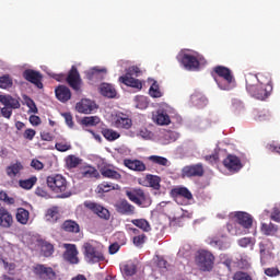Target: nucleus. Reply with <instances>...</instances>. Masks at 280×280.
<instances>
[{
	"mask_svg": "<svg viewBox=\"0 0 280 280\" xmlns=\"http://www.w3.org/2000/svg\"><path fill=\"white\" fill-rule=\"evenodd\" d=\"M36 183H38V177L32 176L28 179H20L19 187H21V189L30 190L34 185H36Z\"/></svg>",
	"mask_w": 280,
	"mask_h": 280,
	"instance_id": "obj_39",
	"label": "nucleus"
},
{
	"mask_svg": "<svg viewBox=\"0 0 280 280\" xmlns=\"http://www.w3.org/2000/svg\"><path fill=\"white\" fill-rule=\"evenodd\" d=\"M221 259V264H223V266H225L229 270V272H231V266H233V258H231V256L223 254L220 257Z\"/></svg>",
	"mask_w": 280,
	"mask_h": 280,
	"instance_id": "obj_52",
	"label": "nucleus"
},
{
	"mask_svg": "<svg viewBox=\"0 0 280 280\" xmlns=\"http://www.w3.org/2000/svg\"><path fill=\"white\" fill-rule=\"evenodd\" d=\"M182 65L187 71H198L200 69V57L184 54L180 59Z\"/></svg>",
	"mask_w": 280,
	"mask_h": 280,
	"instance_id": "obj_15",
	"label": "nucleus"
},
{
	"mask_svg": "<svg viewBox=\"0 0 280 280\" xmlns=\"http://www.w3.org/2000/svg\"><path fill=\"white\" fill-rule=\"evenodd\" d=\"M61 229L66 233H80V224L73 220H66L61 224Z\"/></svg>",
	"mask_w": 280,
	"mask_h": 280,
	"instance_id": "obj_34",
	"label": "nucleus"
},
{
	"mask_svg": "<svg viewBox=\"0 0 280 280\" xmlns=\"http://www.w3.org/2000/svg\"><path fill=\"white\" fill-rule=\"evenodd\" d=\"M156 266L158 268H160L161 270H167V260H165L163 257H158L156 259Z\"/></svg>",
	"mask_w": 280,
	"mask_h": 280,
	"instance_id": "obj_59",
	"label": "nucleus"
},
{
	"mask_svg": "<svg viewBox=\"0 0 280 280\" xmlns=\"http://www.w3.org/2000/svg\"><path fill=\"white\" fill-rule=\"evenodd\" d=\"M100 116H85L80 120V125L85 128H93L100 124Z\"/></svg>",
	"mask_w": 280,
	"mask_h": 280,
	"instance_id": "obj_36",
	"label": "nucleus"
},
{
	"mask_svg": "<svg viewBox=\"0 0 280 280\" xmlns=\"http://www.w3.org/2000/svg\"><path fill=\"white\" fill-rule=\"evenodd\" d=\"M132 75L139 78V75H141V69L137 66H131L125 75L119 77L118 81L121 84H125V86H130L131 89H138L141 91V89H143V83H141L139 79H135Z\"/></svg>",
	"mask_w": 280,
	"mask_h": 280,
	"instance_id": "obj_5",
	"label": "nucleus"
},
{
	"mask_svg": "<svg viewBox=\"0 0 280 280\" xmlns=\"http://www.w3.org/2000/svg\"><path fill=\"white\" fill-rule=\"evenodd\" d=\"M250 244H253V238L250 237H243L238 240V246H241L242 248H246L250 246Z\"/></svg>",
	"mask_w": 280,
	"mask_h": 280,
	"instance_id": "obj_58",
	"label": "nucleus"
},
{
	"mask_svg": "<svg viewBox=\"0 0 280 280\" xmlns=\"http://www.w3.org/2000/svg\"><path fill=\"white\" fill-rule=\"evenodd\" d=\"M83 248H84V256L92 264L104 261V254H102V252L97 250V248L92 246L91 243H85L83 245Z\"/></svg>",
	"mask_w": 280,
	"mask_h": 280,
	"instance_id": "obj_13",
	"label": "nucleus"
},
{
	"mask_svg": "<svg viewBox=\"0 0 280 280\" xmlns=\"http://www.w3.org/2000/svg\"><path fill=\"white\" fill-rule=\"evenodd\" d=\"M42 255L44 257H51L54 255V246L48 242L43 243L42 244Z\"/></svg>",
	"mask_w": 280,
	"mask_h": 280,
	"instance_id": "obj_48",
	"label": "nucleus"
},
{
	"mask_svg": "<svg viewBox=\"0 0 280 280\" xmlns=\"http://www.w3.org/2000/svg\"><path fill=\"white\" fill-rule=\"evenodd\" d=\"M30 124H32V126H40V117L36 115L30 116Z\"/></svg>",
	"mask_w": 280,
	"mask_h": 280,
	"instance_id": "obj_63",
	"label": "nucleus"
},
{
	"mask_svg": "<svg viewBox=\"0 0 280 280\" xmlns=\"http://www.w3.org/2000/svg\"><path fill=\"white\" fill-rule=\"evenodd\" d=\"M112 126L117 130H130L132 128V118L124 112H118L112 116Z\"/></svg>",
	"mask_w": 280,
	"mask_h": 280,
	"instance_id": "obj_8",
	"label": "nucleus"
},
{
	"mask_svg": "<svg viewBox=\"0 0 280 280\" xmlns=\"http://www.w3.org/2000/svg\"><path fill=\"white\" fill-rule=\"evenodd\" d=\"M131 223L138 229H141V231H144V233H149V231H152L150 222H148V220L145 219H133L131 220Z\"/></svg>",
	"mask_w": 280,
	"mask_h": 280,
	"instance_id": "obj_40",
	"label": "nucleus"
},
{
	"mask_svg": "<svg viewBox=\"0 0 280 280\" xmlns=\"http://www.w3.org/2000/svg\"><path fill=\"white\" fill-rule=\"evenodd\" d=\"M78 178H98L100 172L94 166L83 164L79 167Z\"/></svg>",
	"mask_w": 280,
	"mask_h": 280,
	"instance_id": "obj_20",
	"label": "nucleus"
},
{
	"mask_svg": "<svg viewBox=\"0 0 280 280\" xmlns=\"http://www.w3.org/2000/svg\"><path fill=\"white\" fill-rule=\"evenodd\" d=\"M82 163H84V160H82L80 156H77L75 154H70L65 158V165L69 171L82 167Z\"/></svg>",
	"mask_w": 280,
	"mask_h": 280,
	"instance_id": "obj_24",
	"label": "nucleus"
},
{
	"mask_svg": "<svg viewBox=\"0 0 280 280\" xmlns=\"http://www.w3.org/2000/svg\"><path fill=\"white\" fill-rule=\"evenodd\" d=\"M205 176L202 163L186 165L182 168V178H200Z\"/></svg>",
	"mask_w": 280,
	"mask_h": 280,
	"instance_id": "obj_11",
	"label": "nucleus"
},
{
	"mask_svg": "<svg viewBox=\"0 0 280 280\" xmlns=\"http://www.w3.org/2000/svg\"><path fill=\"white\" fill-rule=\"evenodd\" d=\"M101 174L104 178H110L112 180H121V174L113 168L103 167Z\"/></svg>",
	"mask_w": 280,
	"mask_h": 280,
	"instance_id": "obj_35",
	"label": "nucleus"
},
{
	"mask_svg": "<svg viewBox=\"0 0 280 280\" xmlns=\"http://www.w3.org/2000/svg\"><path fill=\"white\" fill-rule=\"evenodd\" d=\"M24 139H27L28 141H33L34 137H36V130L34 129H26L23 133Z\"/></svg>",
	"mask_w": 280,
	"mask_h": 280,
	"instance_id": "obj_57",
	"label": "nucleus"
},
{
	"mask_svg": "<svg viewBox=\"0 0 280 280\" xmlns=\"http://www.w3.org/2000/svg\"><path fill=\"white\" fill-rule=\"evenodd\" d=\"M144 180L148 183L149 187L159 191L161 189V177L159 175L147 174Z\"/></svg>",
	"mask_w": 280,
	"mask_h": 280,
	"instance_id": "obj_33",
	"label": "nucleus"
},
{
	"mask_svg": "<svg viewBox=\"0 0 280 280\" xmlns=\"http://www.w3.org/2000/svg\"><path fill=\"white\" fill-rule=\"evenodd\" d=\"M145 240H148V236H145V234H138L132 237V243L137 246V248H141V246L145 244Z\"/></svg>",
	"mask_w": 280,
	"mask_h": 280,
	"instance_id": "obj_51",
	"label": "nucleus"
},
{
	"mask_svg": "<svg viewBox=\"0 0 280 280\" xmlns=\"http://www.w3.org/2000/svg\"><path fill=\"white\" fill-rule=\"evenodd\" d=\"M58 209L57 208H50L46 212V220L47 222H50L51 224H56L58 222Z\"/></svg>",
	"mask_w": 280,
	"mask_h": 280,
	"instance_id": "obj_46",
	"label": "nucleus"
},
{
	"mask_svg": "<svg viewBox=\"0 0 280 280\" xmlns=\"http://www.w3.org/2000/svg\"><path fill=\"white\" fill-rule=\"evenodd\" d=\"M1 115L4 117V119H10L12 117V109L4 106L1 108Z\"/></svg>",
	"mask_w": 280,
	"mask_h": 280,
	"instance_id": "obj_61",
	"label": "nucleus"
},
{
	"mask_svg": "<svg viewBox=\"0 0 280 280\" xmlns=\"http://www.w3.org/2000/svg\"><path fill=\"white\" fill-rule=\"evenodd\" d=\"M15 218L20 224H27L30 222V211L25 208H18Z\"/></svg>",
	"mask_w": 280,
	"mask_h": 280,
	"instance_id": "obj_38",
	"label": "nucleus"
},
{
	"mask_svg": "<svg viewBox=\"0 0 280 280\" xmlns=\"http://www.w3.org/2000/svg\"><path fill=\"white\" fill-rule=\"evenodd\" d=\"M148 160L155 165H161L162 167H170V160H167V158H163L161 155H151L148 158Z\"/></svg>",
	"mask_w": 280,
	"mask_h": 280,
	"instance_id": "obj_41",
	"label": "nucleus"
},
{
	"mask_svg": "<svg viewBox=\"0 0 280 280\" xmlns=\"http://www.w3.org/2000/svg\"><path fill=\"white\" fill-rule=\"evenodd\" d=\"M83 207L89 209V211H92V213H95L101 220H110V211L95 201L86 200L83 202Z\"/></svg>",
	"mask_w": 280,
	"mask_h": 280,
	"instance_id": "obj_10",
	"label": "nucleus"
},
{
	"mask_svg": "<svg viewBox=\"0 0 280 280\" xmlns=\"http://www.w3.org/2000/svg\"><path fill=\"white\" fill-rule=\"evenodd\" d=\"M215 261V256L209 250H199L196 256V264L203 272H211L213 270V264Z\"/></svg>",
	"mask_w": 280,
	"mask_h": 280,
	"instance_id": "obj_6",
	"label": "nucleus"
},
{
	"mask_svg": "<svg viewBox=\"0 0 280 280\" xmlns=\"http://www.w3.org/2000/svg\"><path fill=\"white\" fill-rule=\"evenodd\" d=\"M97 108V104L95 102L82 98L79 103L75 105V109L78 113H81L82 115H91Z\"/></svg>",
	"mask_w": 280,
	"mask_h": 280,
	"instance_id": "obj_19",
	"label": "nucleus"
},
{
	"mask_svg": "<svg viewBox=\"0 0 280 280\" xmlns=\"http://www.w3.org/2000/svg\"><path fill=\"white\" fill-rule=\"evenodd\" d=\"M55 95L63 104L71 100V90L67 85H59L55 89Z\"/></svg>",
	"mask_w": 280,
	"mask_h": 280,
	"instance_id": "obj_26",
	"label": "nucleus"
},
{
	"mask_svg": "<svg viewBox=\"0 0 280 280\" xmlns=\"http://www.w3.org/2000/svg\"><path fill=\"white\" fill-rule=\"evenodd\" d=\"M233 280H253V277L248 272L236 271L233 276Z\"/></svg>",
	"mask_w": 280,
	"mask_h": 280,
	"instance_id": "obj_54",
	"label": "nucleus"
},
{
	"mask_svg": "<svg viewBox=\"0 0 280 280\" xmlns=\"http://www.w3.org/2000/svg\"><path fill=\"white\" fill-rule=\"evenodd\" d=\"M31 167H33V170L40 171L44 170L45 164H43V162H40L39 160L34 159L31 162Z\"/></svg>",
	"mask_w": 280,
	"mask_h": 280,
	"instance_id": "obj_60",
	"label": "nucleus"
},
{
	"mask_svg": "<svg viewBox=\"0 0 280 280\" xmlns=\"http://www.w3.org/2000/svg\"><path fill=\"white\" fill-rule=\"evenodd\" d=\"M271 220H273V222H280V211H279V209L273 210V212L271 213Z\"/></svg>",
	"mask_w": 280,
	"mask_h": 280,
	"instance_id": "obj_64",
	"label": "nucleus"
},
{
	"mask_svg": "<svg viewBox=\"0 0 280 280\" xmlns=\"http://www.w3.org/2000/svg\"><path fill=\"white\" fill-rule=\"evenodd\" d=\"M223 166L231 172L232 174H237L244 165L242 164V160L237 155L229 154L223 160Z\"/></svg>",
	"mask_w": 280,
	"mask_h": 280,
	"instance_id": "obj_12",
	"label": "nucleus"
},
{
	"mask_svg": "<svg viewBox=\"0 0 280 280\" xmlns=\"http://www.w3.org/2000/svg\"><path fill=\"white\" fill-rule=\"evenodd\" d=\"M265 275L267 277H280V270L277 267H270L265 269Z\"/></svg>",
	"mask_w": 280,
	"mask_h": 280,
	"instance_id": "obj_55",
	"label": "nucleus"
},
{
	"mask_svg": "<svg viewBox=\"0 0 280 280\" xmlns=\"http://www.w3.org/2000/svg\"><path fill=\"white\" fill-rule=\"evenodd\" d=\"M126 196L140 209H148V207L152 206V197L141 188H131V190L126 191Z\"/></svg>",
	"mask_w": 280,
	"mask_h": 280,
	"instance_id": "obj_4",
	"label": "nucleus"
},
{
	"mask_svg": "<svg viewBox=\"0 0 280 280\" xmlns=\"http://www.w3.org/2000/svg\"><path fill=\"white\" fill-rule=\"evenodd\" d=\"M117 189H120L119 184L113 185L104 182L97 186L96 191L98 194H108V191H115Z\"/></svg>",
	"mask_w": 280,
	"mask_h": 280,
	"instance_id": "obj_37",
	"label": "nucleus"
},
{
	"mask_svg": "<svg viewBox=\"0 0 280 280\" xmlns=\"http://www.w3.org/2000/svg\"><path fill=\"white\" fill-rule=\"evenodd\" d=\"M246 91L255 100H268L270 93H272V78L270 74H247L245 77Z\"/></svg>",
	"mask_w": 280,
	"mask_h": 280,
	"instance_id": "obj_1",
	"label": "nucleus"
},
{
	"mask_svg": "<svg viewBox=\"0 0 280 280\" xmlns=\"http://www.w3.org/2000/svg\"><path fill=\"white\" fill-rule=\"evenodd\" d=\"M72 145H71V142H67V141H61V142H57L55 144V149L58 151V152H69V150H72Z\"/></svg>",
	"mask_w": 280,
	"mask_h": 280,
	"instance_id": "obj_50",
	"label": "nucleus"
},
{
	"mask_svg": "<svg viewBox=\"0 0 280 280\" xmlns=\"http://www.w3.org/2000/svg\"><path fill=\"white\" fill-rule=\"evenodd\" d=\"M102 135L107 141H117V139H119V137H121V135L119 132L115 131L114 129H108V128H104L102 130Z\"/></svg>",
	"mask_w": 280,
	"mask_h": 280,
	"instance_id": "obj_42",
	"label": "nucleus"
},
{
	"mask_svg": "<svg viewBox=\"0 0 280 280\" xmlns=\"http://www.w3.org/2000/svg\"><path fill=\"white\" fill-rule=\"evenodd\" d=\"M0 104L5 106L7 108H11V110H16V108H21V102L19 98L12 97V95H0Z\"/></svg>",
	"mask_w": 280,
	"mask_h": 280,
	"instance_id": "obj_23",
	"label": "nucleus"
},
{
	"mask_svg": "<svg viewBox=\"0 0 280 280\" xmlns=\"http://www.w3.org/2000/svg\"><path fill=\"white\" fill-rule=\"evenodd\" d=\"M137 105L136 108H139L140 110H144V108H148V98L144 96H138L136 98Z\"/></svg>",
	"mask_w": 280,
	"mask_h": 280,
	"instance_id": "obj_53",
	"label": "nucleus"
},
{
	"mask_svg": "<svg viewBox=\"0 0 280 280\" xmlns=\"http://www.w3.org/2000/svg\"><path fill=\"white\" fill-rule=\"evenodd\" d=\"M23 170V163L16 161L15 163H11L9 166H7V176H9V178H16V176H19Z\"/></svg>",
	"mask_w": 280,
	"mask_h": 280,
	"instance_id": "obj_30",
	"label": "nucleus"
},
{
	"mask_svg": "<svg viewBox=\"0 0 280 280\" xmlns=\"http://www.w3.org/2000/svg\"><path fill=\"white\" fill-rule=\"evenodd\" d=\"M261 231L264 232L265 235H275V233L279 231V228L273 223H262Z\"/></svg>",
	"mask_w": 280,
	"mask_h": 280,
	"instance_id": "obj_45",
	"label": "nucleus"
},
{
	"mask_svg": "<svg viewBox=\"0 0 280 280\" xmlns=\"http://www.w3.org/2000/svg\"><path fill=\"white\" fill-rule=\"evenodd\" d=\"M124 165L133 172H145L148 167L141 160H125Z\"/></svg>",
	"mask_w": 280,
	"mask_h": 280,
	"instance_id": "obj_29",
	"label": "nucleus"
},
{
	"mask_svg": "<svg viewBox=\"0 0 280 280\" xmlns=\"http://www.w3.org/2000/svg\"><path fill=\"white\" fill-rule=\"evenodd\" d=\"M191 103L197 106V108H205L207 106V98L205 96L198 95V94H192L191 97Z\"/></svg>",
	"mask_w": 280,
	"mask_h": 280,
	"instance_id": "obj_44",
	"label": "nucleus"
},
{
	"mask_svg": "<svg viewBox=\"0 0 280 280\" xmlns=\"http://www.w3.org/2000/svg\"><path fill=\"white\" fill-rule=\"evenodd\" d=\"M14 224V218L5 208H0V226L2 229H10Z\"/></svg>",
	"mask_w": 280,
	"mask_h": 280,
	"instance_id": "obj_25",
	"label": "nucleus"
},
{
	"mask_svg": "<svg viewBox=\"0 0 280 280\" xmlns=\"http://www.w3.org/2000/svg\"><path fill=\"white\" fill-rule=\"evenodd\" d=\"M212 78L215 80L219 89L221 91H230L231 84L235 82V78L233 77V72L231 69L224 66H217L213 68L211 72Z\"/></svg>",
	"mask_w": 280,
	"mask_h": 280,
	"instance_id": "obj_3",
	"label": "nucleus"
},
{
	"mask_svg": "<svg viewBox=\"0 0 280 280\" xmlns=\"http://www.w3.org/2000/svg\"><path fill=\"white\" fill-rule=\"evenodd\" d=\"M32 272L36 279L39 280H56L58 279V273L52 267L44 264H36L32 267Z\"/></svg>",
	"mask_w": 280,
	"mask_h": 280,
	"instance_id": "obj_7",
	"label": "nucleus"
},
{
	"mask_svg": "<svg viewBox=\"0 0 280 280\" xmlns=\"http://www.w3.org/2000/svg\"><path fill=\"white\" fill-rule=\"evenodd\" d=\"M153 119L158 124V126H170V124H172L170 115L163 109H159Z\"/></svg>",
	"mask_w": 280,
	"mask_h": 280,
	"instance_id": "obj_31",
	"label": "nucleus"
},
{
	"mask_svg": "<svg viewBox=\"0 0 280 280\" xmlns=\"http://www.w3.org/2000/svg\"><path fill=\"white\" fill-rule=\"evenodd\" d=\"M208 244L212 246V248H218L219 250H225L228 240L226 234L218 233L217 235L208 238Z\"/></svg>",
	"mask_w": 280,
	"mask_h": 280,
	"instance_id": "obj_21",
	"label": "nucleus"
},
{
	"mask_svg": "<svg viewBox=\"0 0 280 280\" xmlns=\"http://www.w3.org/2000/svg\"><path fill=\"white\" fill-rule=\"evenodd\" d=\"M234 218H236L237 224L243 226V229H250L253 226V217L248 212H235Z\"/></svg>",
	"mask_w": 280,
	"mask_h": 280,
	"instance_id": "obj_22",
	"label": "nucleus"
},
{
	"mask_svg": "<svg viewBox=\"0 0 280 280\" xmlns=\"http://www.w3.org/2000/svg\"><path fill=\"white\" fill-rule=\"evenodd\" d=\"M23 78L31 84H34L37 89H43V74L33 69H26L23 71Z\"/></svg>",
	"mask_w": 280,
	"mask_h": 280,
	"instance_id": "obj_14",
	"label": "nucleus"
},
{
	"mask_svg": "<svg viewBox=\"0 0 280 280\" xmlns=\"http://www.w3.org/2000/svg\"><path fill=\"white\" fill-rule=\"evenodd\" d=\"M66 252L63 253V259L68 264H80V259L78 258V247L74 244H65Z\"/></svg>",
	"mask_w": 280,
	"mask_h": 280,
	"instance_id": "obj_16",
	"label": "nucleus"
},
{
	"mask_svg": "<svg viewBox=\"0 0 280 280\" xmlns=\"http://www.w3.org/2000/svg\"><path fill=\"white\" fill-rule=\"evenodd\" d=\"M149 95L151 97H163V92H161V89L159 88V83L156 81H154L150 86Z\"/></svg>",
	"mask_w": 280,
	"mask_h": 280,
	"instance_id": "obj_47",
	"label": "nucleus"
},
{
	"mask_svg": "<svg viewBox=\"0 0 280 280\" xmlns=\"http://www.w3.org/2000/svg\"><path fill=\"white\" fill-rule=\"evenodd\" d=\"M122 275L126 277H133V275H137V264H135V261H130L124 265Z\"/></svg>",
	"mask_w": 280,
	"mask_h": 280,
	"instance_id": "obj_43",
	"label": "nucleus"
},
{
	"mask_svg": "<svg viewBox=\"0 0 280 280\" xmlns=\"http://www.w3.org/2000/svg\"><path fill=\"white\" fill-rule=\"evenodd\" d=\"M47 187L54 194H59L58 198H70L71 190L69 189V182L60 174H52L46 178Z\"/></svg>",
	"mask_w": 280,
	"mask_h": 280,
	"instance_id": "obj_2",
	"label": "nucleus"
},
{
	"mask_svg": "<svg viewBox=\"0 0 280 280\" xmlns=\"http://www.w3.org/2000/svg\"><path fill=\"white\" fill-rule=\"evenodd\" d=\"M40 137H42V141H54V135H51L50 132L43 131L40 133Z\"/></svg>",
	"mask_w": 280,
	"mask_h": 280,
	"instance_id": "obj_62",
	"label": "nucleus"
},
{
	"mask_svg": "<svg viewBox=\"0 0 280 280\" xmlns=\"http://www.w3.org/2000/svg\"><path fill=\"white\" fill-rule=\"evenodd\" d=\"M108 70L106 68L94 67L85 72L86 80L90 82H102Z\"/></svg>",
	"mask_w": 280,
	"mask_h": 280,
	"instance_id": "obj_17",
	"label": "nucleus"
},
{
	"mask_svg": "<svg viewBox=\"0 0 280 280\" xmlns=\"http://www.w3.org/2000/svg\"><path fill=\"white\" fill-rule=\"evenodd\" d=\"M98 90L103 97H108L109 100H115V97H117V90L110 83H102Z\"/></svg>",
	"mask_w": 280,
	"mask_h": 280,
	"instance_id": "obj_27",
	"label": "nucleus"
},
{
	"mask_svg": "<svg viewBox=\"0 0 280 280\" xmlns=\"http://www.w3.org/2000/svg\"><path fill=\"white\" fill-rule=\"evenodd\" d=\"M117 213H120L121 215H135L137 213V208L133 205H130L128 200L120 199L115 205Z\"/></svg>",
	"mask_w": 280,
	"mask_h": 280,
	"instance_id": "obj_18",
	"label": "nucleus"
},
{
	"mask_svg": "<svg viewBox=\"0 0 280 280\" xmlns=\"http://www.w3.org/2000/svg\"><path fill=\"white\" fill-rule=\"evenodd\" d=\"M12 78H10V74H4L0 77V89H12Z\"/></svg>",
	"mask_w": 280,
	"mask_h": 280,
	"instance_id": "obj_49",
	"label": "nucleus"
},
{
	"mask_svg": "<svg viewBox=\"0 0 280 280\" xmlns=\"http://www.w3.org/2000/svg\"><path fill=\"white\" fill-rule=\"evenodd\" d=\"M180 137V135L176 131L166 130L162 133L161 141L164 145H167L170 143H174Z\"/></svg>",
	"mask_w": 280,
	"mask_h": 280,
	"instance_id": "obj_32",
	"label": "nucleus"
},
{
	"mask_svg": "<svg viewBox=\"0 0 280 280\" xmlns=\"http://www.w3.org/2000/svg\"><path fill=\"white\" fill-rule=\"evenodd\" d=\"M62 117L65 118L67 126L70 128H73L74 124H73V116L71 115V113H63Z\"/></svg>",
	"mask_w": 280,
	"mask_h": 280,
	"instance_id": "obj_56",
	"label": "nucleus"
},
{
	"mask_svg": "<svg viewBox=\"0 0 280 280\" xmlns=\"http://www.w3.org/2000/svg\"><path fill=\"white\" fill-rule=\"evenodd\" d=\"M66 82L72 91H75V93L82 92V78L75 66H72L69 70Z\"/></svg>",
	"mask_w": 280,
	"mask_h": 280,
	"instance_id": "obj_9",
	"label": "nucleus"
},
{
	"mask_svg": "<svg viewBox=\"0 0 280 280\" xmlns=\"http://www.w3.org/2000/svg\"><path fill=\"white\" fill-rule=\"evenodd\" d=\"M171 196L173 198H185L186 200H192L194 195H191V191L187 187H175L171 190Z\"/></svg>",
	"mask_w": 280,
	"mask_h": 280,
	"instance_id": "obj_28",
	"label": "nucleus"
}]
</instances>
